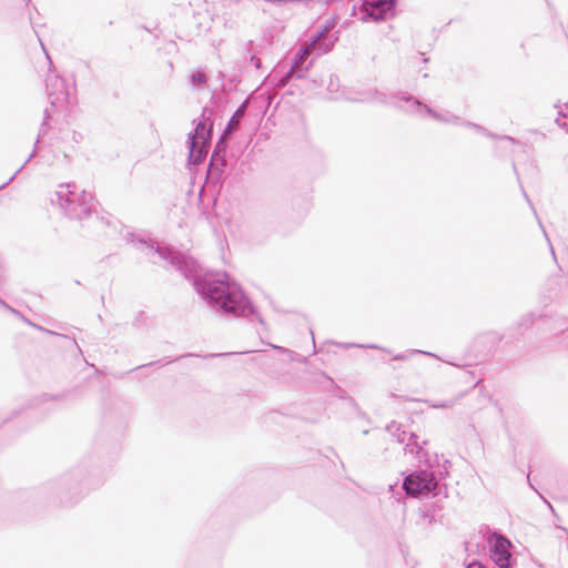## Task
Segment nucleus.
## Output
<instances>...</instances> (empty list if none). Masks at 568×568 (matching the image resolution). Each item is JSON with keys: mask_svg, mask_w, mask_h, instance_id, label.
Wrapping results in <instances>:
<instances>
[{"mask_svg": "<svg viewBox=\"0 0 568 568\" xmlns=\"http://www.w3.org/2000/svg\"><path fill=\"white\" fill-rule=\"evenodd\" d=\"M138 244L145 246L156 253L162 260L169 262L192 283L196 293L212 308L234 316H255L263 324V318L256 314V310L247 295L239 284L230 282L226 273L220 275L203 272V268L192 256L169 246H161L153 241L148 243L144 240H139Z\"/></svg>", "mask_w": 568, "mask_h": 568, "instance_id": "nucleus-1", "label": "nucleus"}, {"mask_svg": "<svg viewBox=\"0 0 568 568\" xmlns=\"http://www.w3.org/2000/svg\"><path fill=\"white\" fill-rule=\"evenodd\" d=\"M50 201L69 220H90L97 231L109 225V221L103 216L98 214L93 216L97 212L94 197L90 192L80 190L75 183L58 185Z\"/></svg>", "mask_w": 568, "mask_h": 568, "instance_id": "nucleus-2", "label": "nucleus"}, {"mask_svg": "<svg viewBox=\"0 0 568 568\" xmlns=\"http://www.w3.org/2000/svg\"><path fill=\"white\" fill-rule=\"evenodd\" d=\"M351 101L357 102H379L389 104L402 110L405 113L418 115L420 118H425L427 112H430V106L423 103L417 98L413 97L408 93H398L390 97H387L381 92H369L361 98H348Z\"/></svg>", "mask_w": 568, "mask_h": 568, "instance_id": "nucleus-3", "label": "nucleus"}, {"mask_svg": "<svg viewBox=\"0 0 568 568\" xmlns=\"http://www.w3.org/2000/svg\"><path fill=\"white\" fill-rule=\"evenodd\" d=\"M45 85L51 109L47 108L44 110L42 126H44L47 121L51 119V112L62 109L64 105L71 103V99L74 93V83H68L64 78L55 74L48 75Z\"/></svg>", "mask_w": 568, "mask_h": 568, "instance_id": "nucleus-4", "label": "nucleus"}, {"mask_svg": "<svg viewBox=\"0 0 568 568\" xmlns=\"http://www.w3.org/2000/svg\"><path fill=\"white\" fill-rule=\"evenodd\" d=\"M438 487V481L434 471L427 469L415 470L407 475L403 480V488L407 496L419 497L434 494Z\"/></svg>", "mask_w": 568, "mask_h": 568, "instance_id": "nucleus-5", "label": "nucleus"}, {"mask_svg": "<svg viewBox=\"0 0 568 568\" xmlns=\"http://www.w3.org/2000/svg\"><path fill=\"white\" fill-rule=\"evenodd\" d=\"M490 559L499 568H511L510 540L504 535L494 531L487 537Z\"/></svg>", "mask_w": 568, "mask_h": 568, "instance_id": "nucleus-6", "label": "nucleus"}, {"mask_svg": "<svg viewBox=\"0 0 568 568\" xmlns=\"http://www.w3.org/2000/svg\"><path fill=\"white\" fill-rule=\"evenodd\" d=\"M395 6L396 0H364L359 8L361 20L364 22L386 20L388 14H392Z\"/></svg>", "mask_w": 568, "mask_h": 568, "instance_id": "nucleus-7", "label": "nucleus"}, {"mask_svg": "<svg viewBox=\"0 0 568 568\" xmlns=\"http://www.w3.org/2000/svg\"><path fill=\"white\" fill-rule=\"evenodd\" d=\"M387 430L390 432L394 437H396L397 443L405 444L404 449L410 454H415L419 463L426 456L423 446L418 442L417 435L400 429V426L395 422L387 426Z\"/></svg>", "mask_w": 568, "mask_h": 568, "instance_id": "nucleus-8", "label": "nucleus"}, {"mask_svg": "<svg viewBox=\"0 0 568 568\" xmlns=\"http://www.w3.org/2000/svg\"><path fill=\"white\" fill-rule=\"evenodd\" d=\"M83 491V485L73 475L64 476L58 485V493L62 503L70 504L77 500Z\"/></svg>", "mask_w": 568, "mask_h": 568, "instance_id": "nucleus-9", "label": "nucleus"}, {"mask_svg": "<svg viewBox=\"0 0 568 568\" xmlns=\"http://www.w3.org/2000/svg\"><path fill=\"white\" fill-rule=\"evenodd\" d=\"M311 54L310 47L302 45L294 55L288 75H295V79H305L310 68L313 65V60L307 62Z\"/></svg>", "mask_w": 568, "mask_h": 568, "instance_id": "nucleus-10", "label": "nucleus"}, {"mask_svg": "<svg viewBox=\"0 0 568 568\" xmlns=\"http://www.w3.org/2000/svg\"><path fill=\"white\" fill-rule=\"evenodd\" d=\"M335 41L336 38L325 28L317 32V34L312 38L311 42L305 45L310 47V51L314 53L315 57H321L333 49Z\"/></svg>", "mask_w": 568, "mask_h": 568, "instance_id": "nucleus-11", "label": "nucleus"}, {"mask_svg": "<svg viewBox=\"0 0 568 568\" xmlns=\"http://www.w3.org/2000/svg\"><path fill=\"white\" fill-rule=\"evenodd\" d=\"M462 125L470 128V129L475 130L477 133H480L487 138L498 140L499 143L496 145L497 152L508 151L509 146L519 144V142L516 139H514L513 136L495 134V133L488 131L486 128H484L477 123H474V122L463 120Z\"/></svg>", "mask_w": 568, "mask_h": 568, "instance_id": "nucleus-12", "label": "nucleus"}, {"mask_svg": "<svg viewBox=\"0 0 568 568\" xmlns=\"http://www.w3.org/2000/svg\"><path fill=\"white\" fill-rule=\"evenodd\" d=\"M205 109L203 113H205ZM213 122L202 114V119L196 123L193 131L187 135V141H200L202 144H210Z\"/></svg>", "mask_w": 568, "mask_h": 568, "instance_id": "nucleus-13", "label": "nucleus"}, {"mask_svg": "<svg viewBox=\"0 0 568 568\" xmlns=\"http://www.w3.org/2000/svg\"><path fill=\"white\" fill-rule=\"evenodd\" d=\"M210 144H202L200 141H187L189 146V162L199 165L207 154V146Z\"/></svg>", "mask_w": 568, "mask_h": 568, "instance_id": "nucleus-14", "label": "nucleus"}, {"mask_svg": "<svg viewBox=\"0 0 568 568\" xmlns=\"http://www.w3.org/2000/svg\"><path fill=\"white\" fill-rule=\"evenodd\" d=\"M426 114H427L426 116H430L432 119H434L438 122H442V123L455 124V125H462V123H463V120L458 115H456L447 110L436 111L430 108V112H427Z\"/></svg>", "mask_w": 568, "mask_h": 568, "instance_id": "nucleus-15", "label": "nucleus"}, {"mask_svg": "<svg viewBox=\"0 0 568 568\" xmlns=\"http://www.w3.org/2000/svg\"><path fill=\"white\" fill-rule=\"evenodd\" d=\"M247 106H248L247 100H245L243 103H241L237 106V109L235 110V112L232 114L231 119L227 122L226 129L224 131V135L230 134L237 129L241 121L245 116Z\"/></svg>", "mask_w": 568, "mask_h": 568, "instance_id": "nucleus-16", "label": "nucleus"}, {"mask_svg": "<svg viewBox=\"0 0 568 568\" xmlns=\"http://www.w3.org/2000/svg\"><path fill=\"white\" fill-rule=\"evenodd\" d=\"M225 166L224 154H221L219 150H214L209 163L207 174L211 176L219 178Z\"/></svg>", "mask_w": 568, "mask_h": 568, "instance_id": "nucleus-17", "label": "nucleus"}, {"mask_svg": "<svg viewBox=\"0 0 568 568\" xmlns=\"http://www.w3.org/2000/svg\"><path fill=\"white\" fill-rule=\"evenodd\" d=\"M265 2L275 4L281 8H286L291 6H304L308 7L314 0H264Z\"/></svg>", "mask_w": 568, "mask_h": 568, "instance_id": "nucleus-18", "label": "nucleus"}, {"mask_svg": "<svg viewBox=\"0 0 568 568\" xmlns=\"http://www.w3.org/2000/svg\"><path fill=\"white\" fill-rule=\"evenodd\" d=\"M11 314H13L16 317H18L19 320H21L23 323H26L27 325L29 326H32L39 331H42V332H45L48 334H51V335H55L54 332L50 331V329H47V328H43L42 326L31 322L29 318H27L21 312H19L18 310L13 308L12 306L8 310Z\"/></svg>", "mask_w": 568, "mask_h": 568, "instance_id": "nucleus-19", "label": "nucleus"}, {"mask_svg": "<svg viewBox=\"0 0 568 568\" xmlns=\"http://www.w3.org/2000/svg\"><path fill=\"white\" fill-rule=\"evenodd\" d=\"M206 81H207V77L203 71H196V72L192 73L189 79L190 85L195 90L200 89L201 85L206 83Z\"/></svg>", "mask_w": 568, "mask_h": 568, "instance_id": "nucleus-20", "label": "nucleus"}, {"mask_svg": "<svg viewBox=\"0 0 568 568\" xmlns=\"http://www.w3.org/2000/svg\"><path fill=\"white\" fill-rule=\"evenodd\" d=\"M415 354H424V355L437 357L435 354L429 353V352L419 351V349H410L407 353L394 355L393 359L394 361H407Z\"/></svg>", "mask_w": 568, "mask_h": 568, "instance_id": "nucleus-21", "label": "nucleus"}, {"mask_svg": "<svg viewBox=\"0 0 568 568\" xmlns=\"http://www.w3.org/2000/svg\"><path fill=\"white\" fill-rule=\"evenodd\" d=\"M326 89L331 93H336L338 91V89H339V80H338L337 75L329 74L328 83L326 85Z\"/></svg>", "mask_w": 568, "mask_h": 568, "instance_id": "nucleus-22", "label": "nucleus"}, {"mask_svg": "<svg viewBox=\"0 0 568 568\" xmlns=\"http://www.w3.org/2000/svg\"><path fill=\"white\" fill-rule=\"evenodd\" d=\"M521 191H523V195H524L525 200L527 201V203L529 204V206H530L531 211L534 212V215L536 216V219H537V221H538V224H539V226L541 227V230H542V232H544V235L546 236L547 241L549 242L548 235H547V233H546V231H545V229H544V226H542L541 221L539 220V217H538V215H537V211H536V209H535V206H534L532 202L530 201V199H529L528 194L526 193V191H525L524 189H521Z\"/></svg>", "mask_w": 568, "mask_h": 568, "instance_id": "nucleus-23", "label": "nucleus"}, {"mask_svg": "<svg viewBox=\"0 0 568 568\" xmlns=\"http://www.w3.org/2000/svg\"><path fill=\"white\" fill-rule=\"evenodd\" d=\"M457 403V399H447V400H437L430 403V407L433 408H452Z\"/></svg>", "mask_w": 568, "mask_h": 568, "instance_id": "nucleus-24", "label": "nucleus"}, {"mask_svg": "<svg viewBox=\"0 0 568 568\" xmlns=\"http://www.w3.org/2000/svg\"><path fill=\"white\" fill-rule=\"evenodd\" d=\"M560 118H568V103L566 104V111L559 110L558 118L556 119L557 125L565 129L566 132L568 133V123L566 121H562Z\"/></svg>", "mask_w": 568, "mask_h": 568, "instance_id": "nucleus-25", "label": "nucleus"}, {"mask_svg": "<svg viewBox=\"0 0 568 568\" xmlns=\"http://www.w3.org/2000/svg\"><path fill=\"white\" fill-rule=\"evenodd\" d=\"M36 153V150H33V152L29 155V158L24 161V163L8 179V181H6L4 183H2L0 185V190L4 189L10 182H12L14 180V178L18 175L19 172H21V170L26 166V164L33 158Z\"/></svg>", "mask_w": 568, "mask_h": 568, "instance_id": "nucleus-26", "label": "nucleus"}, {"mask_svg": "<svg viewBox=\"0 0 568 568\" xmlns=\"http://www.w3.org/2000/svg\"><path fill=\"white\" fill-rule=\"evenodd\" d=\"M292 79H295V75H288L287 71L276 81L275 85L281 89L285 88Z\"/></svg>", "mask_w": 568, "mask_h": 568, "instance_id": "nucleus-27", "label": "nucleus"}, {"mask_svg": "<svg viewBox=\"0 0 568 568\" xmlns=\"http://www.w3.org/2000/svg\"><path fill=\"white\" fill-rule=\"evenodd\" d=\"M345 347L355 346V347H365V348H372V349H382L378 345L375 344H368V345H362V344H345ZM383 351L390 353V351L383 348Z\"/></svg>", "mask_w": 568, "mask_h": 568, "instance_id": "nucleus-28", "label": "nucleus"}, {"mask_svg": "<svg viewBox=\"0 0 568 568\" xmlns=\"http://www.w3.org/2000/svg\"><path fill=\"white\" fill-rule=\"evenodd\" d=\"M223 136H224V134L220 138V140L216 143L215 149H214V150H219V152L221 154H224L225 148H226V142L224 141Z\"/></svg>", "mask_w": 568, "mask_h": 568, "instance_id": "nucleus-29", "label": "nucleus"}, {"mask_svg": "<svg viewBox=\"0 0 568 568\" xmlns=\"http://www.w3.org/2000/svg\"><path fill=\"white\" fill-rule=\"evenodd\" d=\"M466 568H485V567H484V566H483V564H480L479 561L474 560L473 562H470L469 565H467V567H466Z\"/></svg>", "mask_w": 568, "mask_h": 568, "instance_id": "nucleus-30", "label": "nucleus"}, {"mask_svg": "<svg viewBox=\"0 0 568 568\" xmlns=\"http://www.w3.org/2000/svg\"><path fill=\"white\" fill-rule=\"evenodd\" d=\"M526 325L528 326L529 324H531L534 322V315L532 314H529L527 315V318L524 320Z\"/></svg>", "mask_w": 568, "mask_h": 568, "instance_id": "nucleus-31", "label": "nucleus"}, {"mask_svg": "<svg viewBox=\"0 0 568 568\" xmlns=\"http://www.w3.org/2000/svg\"><path fill=\"white\" fill-rule=\"evenodd\" d=\"M0 306L6 308L7 311L11 307L6 301H3L1 297H0Z\"/></svg>", "mask_w": 568, "mask_h": 568, "instance_id": "nucleus-32", "label": "nucleus"}, {"mask_svg": "<svg viewBox=\"0 0 568 568\" xmlns=\"http://www.w3.org/2000/svg\"><path fill=\"white\" fill-rule=\"evenodd\" d=\"M232 353H224V354H209L206 355L205 357H217V356H227V355H231Z\"/></svg>", "mask_w": 568, "mask_h": 568, "instance_id": "nucleus-33", "label": "nucleus"}, {"mask_svg": "<svg viewBox=\"0 0 568 568\" xmlns=\"http://www.w3.org/2000/svg\"><path fill=\"white\" fill-rule=\"evenodd\" d=\"M345 399L347 400L348 405H351L353 407H356V403H355V400L352 397H346Z\"/></svg>", "mask_w": 568, "mask_h": 568, "instance_id": "nucleus-34", "label": "nucleus"}, {"mask_svg": "<svg viewBox=\"0 0 568 568\" xmlns=\"http://www.w3.org/2000/svg\"><path fill=\"white\" fill-rule=\"evenodd\" d=\"M539 496H540V498H541V499H542V500L548 505V507H549L550 509H552L551 504H549V503H548V501H547V500H546V499H545L540 494H539Z\"/></svg>", "mask_w": 568, "mask_h": 568, "instance_id": "nucleus-35", "label": "nucleus"}, {"mask_svg": "<svg viewBox=\"0 0 568 568\" xmlns=\"http://www.w3.org/2000/svg\"><path fill=\"white\" fill-rule=\"evenodd\" d=\"M273 347H274L275 349H280V351H282V349H283L281 346H275V345H273Z\"/></svg>", "mask_w": 568, "mask_h": 568, "instance_id": "nucleus-36", "label": "nucleus"}, {"mask_svg": "<svg viewBox=\"0 0 568 568\" xmlns=\"http://www.w3.org/2000/svg\"><path fill=\"white\" fill-rule=\"evenodd\" d=\"M513 169H514L515 173H517V169H516L515 163H513Z\"/></svg>", "mask_w": 568, "mask_h": 568, "instance_id": "nucleus-37", "label": "nucleus"}, {"mask_svg": "<svg viewBox=\"0 0 568 568\" xmlns=\"http://www.w3.org/2000/svg\"><path fill=\"white\" fill-rule=\"evenodd\" d=\"M528 485L530 486V488H534V485L531 481H528Z\"/></svg>", "mask_w": 568, "mask_h": 568, "instance_id": "nucleus-38", "label": "nucleus"}, {"mask_svg": "<svg viewBox=\"0 0 568 568\" xmlns=\"http://www.w3.org/2000/svg\"><path fill=\"white\" fill-rule=\"evenodd\" d=\"M528 485L530 486V488H534V485L531 481H528Z\"/></svg>", "mask_w": 568, "mask_h": 568, "instance_id": "nucleus-39", "label": "nucleus"}, {"mask_svg": "<svg viewBox=\"0 0 568 568\" xmlns=\"http://www.w3.org/2000/svg\"><path fill=\"white\" fill-rule=\"evenodd\" d=\"M528 485L530 486V488H534V485L531 481H528Z\"/></svg>", "mask_w": 568, "mask_h": 568, "instance_id": "nucleus-40", "label": "nucleus"}]
</instances>
